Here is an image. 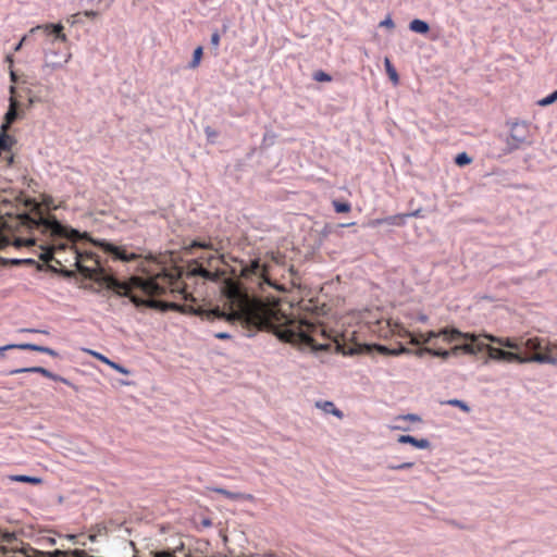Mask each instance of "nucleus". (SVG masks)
<instances>
[{"label":"nucleus","mask_w":557,"mask_h":557,"mask_svg":"<svg viewBox=\"0 0 557 557\" xmlns=\"http://www.w3.org/2000/svg\"><path fill=\"white\" fill-rule=\"evenodd\" d=\"M191 274L194 275H198V276H201L206 280H209V281H216L219 275L216 273H213L209 270H207L206 268H203L202 265L200 264H197L193 270H191Z\"/></svg>","instance_id":"c756f323"},{"label":"nucleus","mask_w":557,"mask_h":557,"mask_svg":"<svg viewBox=\"0 0 557 557\" xmlns=\"http://www.w3.org/2000/svg\"><path fill=\"white\" fill-rule=\"evenodd\" d=\"M139 282V287L144 293L147 295H162L165 292V288L161 285H159L154 280H140L137 278Z\"/></svg>","instance_id":"6ab92c4d"},{"label":"nucleus","mask_w":557,"mask_h":557,"mask_svg":"<svg viewBox=\"0 0 557 557\" xmlns=\"http://www.w3.org/2000/svg\"><path fill=\"white\" fill-rule=\"evenodd\" d=\"M500 346L503 347H507V348H510V349H513V350H520L521 349V344L520 342H517L516 339H512V338H509V337H502L500 338Z\"/></svg>","instance_id":"e433bc0d"},{"label":"nucleus","mask_w":557,"mask_h":557,"mask_svg":"<svg viewBox=\"0 0 557 557\" xmlns=\"http://www.w3.org/2000/svg\"><path fill=\"white\" fill-rule=\"evenodd\" d=\"M72 54L66 53L63 60H55L59 58V53L57 51H49L45 53V62L42 64V71L46 70H57L61 69L64 64H66L71 60Z\"/></svg>","instance_id":"2eb2a0df"},{"label":"nucleus","mask_w":557,"mask_h":557,"mask_svg":"<svg viewBox=\"0 0 557 557\" xmlns=\"http://www.w3.org/2000/svg\"><path fill=\"white\" fill-rule=\"evenodd\" d=\"M14 550H21L25 557H67L72 556L73 550H60L55 549L54 552L46 553L42 550H38L30 545L23 546L22 548L13 547Z\"/></svg>","instance_id":"9b49d317"},{"label":"nucleus","mask_w":557,"mask_h":557,"mask_svg":"<svg viewBox=\"0 0 557 557\" xmlns=\"http://www.w3.org/2000/svg\"><path fill=\"white\" fill-rule=\"evenodd\" d=\"M86 17H89V18H95L99 15V13L97 11H94V10H87V11H84L83 13Z\"/></svg>","instance_id":"338daca9"},{"label":"nucleus","mask_w":557,"mask_h":557,"mask_svg":"<svg viewBox=\"0 0 557 557\" xmlns=\"http://www.w3.org/2000/svg\"><path fill=\"white\" fill-rule=\"evenodd\" d=\"M397 442L400 444H410L419 449H428L431 446V443L428 438H416L411 435H400L397 438Z\"/></svg>","instance_id":"4be33fe9"},{"label":"nucleus","mask_w":557,"mask_h":557,"mask_svg":"<svg viewBox=\"0 0 557 557\" xmlns=\"http://www.w3.org/2000/svg\"><path fill=\"white\" fill-rule=\"evenodd\" d=\"M267 267L262 265L258 259L251 260L242 269V276H244L245 278H263L265 283L272 285L270 280L267 277Z\"/></svg>","instance_id":"1a4fd4ad"},{"label":"nucleus","mask_w":557,"mask_h":557,"mask_svg":"<svg viewBox=\"0 0 557 557\" xmlns=\"http://www.w3.org/2000/svg\"><path fill=\"white\" fill-rule=\"evenodd\" d=\"M14 156L11 150H0V163H4L5 166L12 165Z\"/></svg>","instance_id":"4c0bfd02"},{"label":"nucleus","mask_w":557,"mask_h":557,"mask_svg":"<svg viewBox=\"0 0 557 557\" xmlns=\"http://www.w3.org/2000/svg\"><path fill=\"white\" fill-rule=\"evenodd\" d=\"M79 15H81V13H76V14L71 15V17L69 18V22L72 25L81 23Z\"/></svg>","instance_id":"774afa93"},{"label":"nucleus","mask_w":557,"mask_h":557,"mask_svg":"<svg viewBox=\"0 0 557 557\" xmlns=\"http://www.w3.org/2000/svg\"><path fill=\"white\" fill-rule=\"evenodd\" d=\"M443 336L444 339L448 343L458 341L460 338H472L474 339V336L471 335V333H462L457 329H442L438 332L430 331L426 334H421L420 337L412 336L410 338V344L412 345H420V344H426L430 343L433 338Z\"/></svg>","instance_id":"20e7f679"},{"label":"nucleus","mask_w":557,"mask_h":557,"mask_svg":"<svg viewBox=\"0 0 557 557\" xmlns=\"http://www.w3.org/2000/svg\"><path fill=\"white\" fill-rule=\"evenodd\" d=\"M114 290L121 296L128 297L136 307L159 308V305H161L160 300H145L136 295L131 294L125 283L124 287Z\"/></svg>","instance_id":"f3484780"},{"label":"nucleus","mask_w":557,"mask_h":557,"mask_svg":"<svg viewBox=\"0 0 557 557\" xmlns=\"http://www.w3.org/2000/svg\"><path fill=\"white\" fill-rule=\"evenodd\" d=\"M405 223H406V215L404 213H399V214L389 215L386 218L375 219L372 221L371 224L373 226L383 225V224L401 226Z\"/></svg>","instance_id":"5701e85b"},{"label":"nucleus","mask_w":557,"mask_h":557,"mask_svg":"<svg viewBox=\"0 0 557 557\" xmlns=\"http://www.w3.org/2000/svg\"><path fill=\"white\" fill-rule=\"evenodd\" d=\"M75 249V263L77 271L83 274L86 278L94 280L95 282L106 285L109 289H120L124 287V283L120 282L114 276L106 273V270L100 265V261L96 260V267H87L82 263V255Z\"/></svg>","instance_id":"7ed1b4c3"},{"label":"nucleus","mask_w":557,"mask_h":557,"mask_svg":"<svg viewBox=\"0 0 557 557\" xmlns=\"http://www.w3.org/2000/svg\"><path fill=\"white\" fill-rule=\"evenodd\" d=\"M421 212H422V209H417L412 212H409V213H404L406 215V220L408 218H420L421 216Z\"/></svg>","instance_id":"680f3d73"},{"label":"nucleus","mask_w":557,"mask_h":557,"mask_svg":"<svg viewBox=\"0 0 557 557\" xmlns=\"http://www.w3.org/2000/svg\"><path fill=\"white\" fill-rule=\"evenodd\" d=\"M431 355L434 356V357H440V358H443V359H448L450 356H451V352L448 351V350H444V349H434V348H431Z\"/></svg>","instance_id":"37998d69"},{"label":"nucleus","mask_w":557,"mask_h":557,"mask_svg":"<svg viewBox=\"0 0 557 557\" xmlns=\"http://www.w3.org/2000/svg\"><path fill=\"white\" fill-rule=\"evenodd\" d=\"M520 344L521 349L525 348L527 350L535 351V354H541L540 351L544 350V354L549 355L548 352L552 351V342L545 341L540 337L528 338L525 341H521Z\"/></svg>","instance_id":"ddd939ff"},{"label":"nucleus","mask_w":557,"mask_h":557,"mask_svg":"<svg viewBox=\"0 0 557 557\" xmlns=\"http://www.w3.org/2000/svg\"><path fill=\"white\" fill-rule=\"evenodd\" d=\"M102 531H106V527H98V533L90 534V535L88 536V541H90V542H96V540H97V535H98V534H101V532H102Z\"/></svg>","instance_id":"0e129e2a"},{"label":"nucleus","mask_w":557,"mask_h":557,"mask_svg":"<svg viewBox=\"0 0 557 557\" xmlns=\"http://www.w3.org/2000/svg\"><path fill=\"white\" fill-rule=\"evenodd\" d=\"M168 310L180 311L182 313H190L195 315H199L207 320H215V319H226L228 321L238 320L242 324L246 325L249 330L252 329H262L267 324L265 318L262 315L260 311V304H251L247 306L239 312H233L231 314H226L220 309H211L206 310L202 308H195L189 305H180L176 302H168L165 304Z\"/></svg>","instance_id":"f257e3e1"},{"label":"nucleus","mask_w":557,"mask_h":557,"mask_svg":"<svg viewBox=\"0 0 557 557\" xmlns=\"http://www.w3.org/2000/svg\"><path fill=\"white\" fill-rule=\"evenodd\" d=\"M529 126L525 122H515L510 126V134L506 138V147L504 152L511 153L528 144Z\"/></svg>","instance_id":"39448f33"},{"label":"nucleus","mask_w":557,"mask_h":557,"mask_svg":"<svg viewBox=\"0 0 557 557\" xmlns=\"http://www.w3.org/2000/svg\"><path fill=\"white\" fill-rule=\"evenodd\" d=\"M336 348L337 351L342 352L345 356H352L361 352H371L372 350H376L382 355L391 356V348L380 344H363L347 347L345 344L336 342Z\"/></svg>","instance_id":"0eeeda50"},{"label":"nucleus","mask_w":557,"mask_h":557,"mask_svg":"<svg viewBox=\"0 0 557 557\" xmlns=\"http://www.w3.org/2000/svg\"><path fill=\"white\" fill-rule=\"evenodd\" d=\"M210 44L215 49L219 47V45H220V34H219V30L215 29L212 33L211 38H210Z\"/></svg>","instance_id":"3c124183"},{"label":"nucleus","mask_w":557,"mask_h":557,"mask_svg":"<svg viewBox=\"0 0 557 557\" xmlns=\"http://www.w3.org/2000/svg\"><path fill=\"white\" fill-rule=\"evenodd\" d=\"M202 53H203V49H202L201 46L197 47L194 50L193 59H191V61L188 64L189 69H196V67L199 66L201 58H202Z\"/></svg>","instance_id":"c9c22d12"},{"label":"nucleus","mask_w":557,"mask_h":557,"mask_svg":"<svg viewBox=\"0 0 557 557\" xmlns=\"http://www.w3.org/2000/svg\"><path fill=\"white\" fill-rule=\"evenodd\" d=\"M503 361L506 362H517V363H529V362H536V363H547L552 366H557V358L547 355V354H534L532 356H522L519 352L513 351H506Z\"/></svg>","instance_id":"423d86ee"},{"label":"nucleus","mask_w":557,"mask_h":557,"mask_svg":"<svg viewBox=\"0 0 557 557\" xmlns=\"http://www.w3.org/2000/svg\"><path fill=\"white\" fill-rule=\"evenodd\" d=\"M39 29L45 30L47 34H54L55 35V39H59V40H61L63 42H65L67 40L66 35L63 33V26L60 23H58V24L38 25L36 27H33L29 30V34H34L35 32H37Z\"/></svg>","instance_id":"a211bd4d"},{"label":"nucleus","mask_w":557,"mask_h":557,"mask_svg":"<svg viewBox=\"0 0 557 557\" xmlns=\"http://www.w3.org/2000/svg\"><path fill=\"white\" fill-rule=\"evenodd\" d=\"M313 78L317 81V82H330L332 79V77L323 72V71H317L314 74H313Z\"/></svg>","instance_id":"49530a36"},{"label":"nucleus","mask_w":557,"mask_h":557,"mask_svg":"<svg viewBox=\"0 0 557 557\" xmlns=\"http://www.w3.org/2000/svg\"><path fill=\"white\" fill-rule=\"evenodd\" d=\"M276 336L285 343L311 345L313 338L300 326L297 329H284L276 332Z\"/></svg>","instance_id":"6e6552de"},{"label":"nucleus","mask_w":557,"mask_h":557,"mask_svg":"<svg viewBox=\"0 0 557 557\" xmlns=\"http://www.w3.org/2000/svg\"><path fill=\"white\" fill-rule=\"evenodd\" d=\"M409 29L423 35L430 30V25L425 21L414 18L409 23Z\"/></svg>","instance_id":"c85d7f7f"},{"label":"nucleus","mask_w":557,"mask_h":557,"mask_svg":"<svg viewBox=\"0 0 557 557\" xmlns=\"http://www.w3.org/2000/svg\"><path fill=\"white\" fill-rule=\"evenodd\" d=\"M98 245L108 253H111L115 259L129 262L136 260L139 256L137 253L131 252L127 253L125 250H123L121 247H117L111 243H108L106 240H101L98 243Z\"/></svg>","instance_id":"9d476101"},{"label":"nucleus","mask_w":557,"mask_h":557,"mask_svg":"<svg viewBox=\"0 0 557 557\" xmlns=\"http://www.w3.org/2000/svg\"><path fill=\"white\" fill-rule=\"evenodd\" d=\"M42 252L39 253V259L45 262V264L50 263L51 261H54L58 264H61V261L55 259L53 253L55 251L54 247H44L41 246Z\"/></svg>","instance_id":"7c9ffc66"},{"label":"nucleus","mask_w":557,"mask_h":557,"mask_svg":"<svg viewBox=\"0 0 557 557\" xmlns=\"http://www.w3.org/2000/svg\"><path fill=\"white\" fill-rule=\"evenodd\" d=\"M380 26L387 27V28H394L395 24H394L393 20L388 16L380 23Z\"/></svg>","instance_id":"13d9d810"},{"label":"nucleus","mask_w":557,"mask_h":557,"mask_svg":"<svg viewBox=\"0 0 557 557\" xmlns=\"http://www.w3.org/2000/svg\"><path fill=\"white\" fill-rule=\"evenodd\" d=\"M9 480L12 482L30 483L34 485L40 484L42 479L39 476H30L26 474H12L9 475Z\"/></svg>","instance_id":"cd10ccee"},{"label":"nucleus","mask_w":557,"mask_h":557,"mask_svg":"<svg viewBox=\"0 0 557 557\" xmlns=\"http://www.w3.org/2000/svg\"><path fill=\"white\" fill-rule=\"evenodd\" d=\"M92 356H95L98 360L102 361L103 363L108 364L109 367H111L112 369H114L115 371H117L119 373H122V374H129V371L123 367L122 364L115 362V361H112L110 360L109 358H107L106 356H103L102 354L100 352H96V351H90Z\"/></svg>","instance_id":"a878e982"},{"label":"nucleus","mask_w":557,"mask_h":557,"mask_svg":"<svg viewBox=\"0 0 557 557\" xmlns=\"http://www.w3.org/2000/svg\"><path fill=\"white\" fill-rule=\"evenodd\" d=\"M455 162L459 166L468 165L472 162L471 157L467 152H460L456 156Z\"/></svg>","instance_id":"58836bf2"},{"label":"nucleus","mask_w":557,"mask_h":557,"mask_svg":"<svg viewBox=\"0 0 557 557\" xmlns=\"http://www.w3.org/2000/svg\"><path fill=\"white\" fill-rule=\"evenodd\" d=\"M45 265V269L44 271H49V272H52V273H55V274H59V271L60 269L50 264V263H47V264H44Z\"/></svg>","instance_id":"e2e57ef3"},{"label":"nucleus","mask_w":557,"mask_h":557,"mask_svg":"<svg viewBox=\"0 0 557 557\" xmlns=\"http://www.w3.org/2000/svg\"><path fill=\"white\" fill-rule=\"evenodd\" d=\"M444 404L453 406V407H457L467 413H469L471 411V408L469 407V405L461 399L453 398V399H448V400L444 401Z\"/></svg>","instance_id":"f704fd0d"},{"label":"nucleus","mask_w":557,"mask_h":557,"mask_svg":"<svg viewBox=\"0 0 557 557\" xmlns=\"http://www.w3.org/2000/svg\"><path fill=\"white\" fill-rule=\"evenodd\" d=\"M0 542L11 545L10 548H8L7 546H0V555H5L9 552L22 554L21 550H14L13 547L22 548L23 546L27 545L24 544L23 542H18L16 534L11 532L0 531Z\"/></svg>","instance_id":"dca6fc26"},{"label":"nucleus","mask_w":557,"mask_h":557,"mask_svg":"<svg viewBox=\"0 0 557 557\" xmlns=\"http://www.w3.org/2000/svg\"><path fill=\"white\" fill-rule=\"evenodd\" d=\"M412 350L406 348L405 346L400 345L398 348L391 349V356H399L401 354H411Z\"/></svg>","instance_id":"09e8293b"},{"label":"nucleus","mask_w":557,"mask_h":557,"mask_svg":"<svg viewBox=\"0 0 557 557\" xmlns=\"http://www.w3.org/2000/svg\"><path fill=\"white\" fill-rule=\"evenodd\" d=\"M8 349L33 350V351L44 352V354L50 355L52 357L59 356V354L50 347L32 344V343L9 344L3 347H0L1 352L4 350H8Z\"/></svg>","instance_id":"4468645a"},{"label":"nucleus","mask_w":557,"mask_h":557,"mask_svg":"<svg viewBox=\"0 0 557 557\" xmlns=\"http://www.w3.org/2000/svg\"><path fill=\"white\" fill-rule=\"evenodd\" d=\"M205 134L207 135L208 139H212L218 135V133L210 126L205 127Z\"/></svg>","instance_id":"bf43d9fd"},{"label":"nucleus","mask_w":557,"mask_h":557,"mask_svg":"<svg viewBox=\"0 0 557 557\" xmlns=\"http://www.w3.org/2000/svg\"><path fill=\"white\" fill-rule=\"evenodd\" d=\"M310 346H311L314 350H317V351H320V350H326V349H327V347H329V346H327V345H325V344H318V345H315V344H314V341L312 342V344H311Z\"/></svg>","instance_id":"69168bd1"},{"label":"nucleus","mask_w":557,"mask_h":557,"mask_svg":"<svg viewBox=\"0 0 557 557\" xmlns=\"http://www.w3.org/2000/svg\"><path fill=\"white\" fill-rule=\"evenodd\" d=\"M36 212L38 214L37 218L24 212L16 215L15 225L4 222L2 226L9 231H13L14 227L20 225L25 226L28 230H40L44 234L49 233L52 237L66 238L72 243H75L81 238H87L88 236L87 233L82 234L78 230L63 225L53 215L44 216L38 208H36Z\"/></svg>","instance_id":"f03ea898"},{"label":"nucleus","mask_w":557,"mask_h":557,"mask_svg":"<svg viewBox=\"0 0 557 557\" xmlns=\"http://www.w3.org/2000/svg\"><path fill=\"white\" fill-rule=\"evenodd\" d=\"M384 65L389 79L394 83V85H397L399 82V76L388 58H385Z\"/></svg>","instance_id":"72a5a7b5"},{"label":"nucleus","mask_w":557,"mask_h":557,"mask_svg":"<svg viewBox=\"0 0 557 557\" xmlns=\"http://www.w3.org/2000/svg\"><path fill=\"white\" fill-rule=\"evenodd\" d=\"M472 335L474 336V339L468 338L469 341H471V343L462 344L461 349H462V352L474 356V355H478L479 352L485 350L486 344L476 342L478 341L476 335H474V334H472Z\"/></svg>","instance_id":"b1692460"},{"label":"nucleus","mask_w":557,"mask_h":557,"mask_svg":"<svg viewBox=\"0 0 557 557\" xmlns=\"http://www.w3.org/2000/svg\"><path fill=\"white\" fill-rule=\"evenodd\" d=\"M485 350L488 354V358H491L493 360H497V361H503L504 356H505L504 349L496 348V347H493V346L486 344Z\"/></svg>","instance_id":"473e14b6"},{"label":"nucleus","mask_w":557,"mask_h":557,"mask_svg":"<svg viewBox=\"0 0 557 557\" xmlns=\"http://www.w3.org/2000/svg\"><path fill=\"white\" fill-rule=\"evenodd\" d=\"M10 94H11V97L9 99V101H10L9 109H8L7 113L4 114V122L1 125V131H4V132L9 131L11 124L17 119V115H18V113H17L18 102L13 96L15 94L14 86L10 87Z\"/></svg>","instance_id":"f8f14e48"},{"label":"nucleus","mask_w":557,"mask_h":557,"mask_svg":"<svg viewBox=\"0 0 557 557\" xmlns=\"http://www.w3.org/2000/svg\"><path fill=\"white\" fill-rule=\"evenodd\" d=\"M333 207H334L335 212H337V213L349 212L350 208H351L350 203H348V202H341L338 200H334L333 201Z\"/></svg>","instance_id":"ea45409f"},{"label":"nucleus","mask_w":557,"mask_h":557,"mask_svg":"<svg viewBox=\"0 0 557 557\" xmlns=\"http://www.w3.org/2000/svg\"><path fill=\"white\" fill-rule=\"evenodd\" d=\"M396 419L397 420H408L411 422H421L422 421L421 417L416 413L401 414V416H398Z\"/></svg>","instance_id":"c03bdc74"},{"label":"nucleus","mask_w":557,"mask_h":557,"mask_svg":"<svg viewBox=\"0 0 557 557\" xmlns=\"http://www.w3.org/2000/svg\"><path fill=\"white\" fill-rule=\"evenodd\" d=\"M151 554L153 555V557H176L174 556L173 553H170V550L152 552Z\"/></svg>","instance_id":"603ef678"},{"label":"nucleus","mask_w":557,"mask_h":557,"mask_svg":"<svg viewBox=\"0 0 557 557\" xmlns=\"http://www.w3.org/2000/svg\"><path fill=\"white\" fill-rule=\"evenodd\" d=\"M36 244V239L30 237V238H27V239H23V238H15L13 243L10 242V245H13L15 247H22V246H34Z\"/></svg>","instance_id":"a19ab883"},{"label":"nucleus","mask_w":557,"mask_h":557,"mask_svg":"<svg viewBox=\"0 0 557 557\" xmlns=\"http://www.w3.org/2000/svg\"><path fill=\"white\" fill-rule=\"evenodd\" d=\"M20 373H39L47 377V375H50V371L44 367H28V368H18L11 370L9 374H20Z\"/></svg>","instance_id":"bb28decb"},{"label":"nucleus","mask_w":557,"mask_h":557,"mask_svg":"<svg viewBox=\"0 0 557 557\" xmlns=\"http://www.w3.org/2000/svg\"><path fill=\"white\" fill-rule=\"evenodd\" d=\"M59 275H62L63 277H66V278H72L75 276V272L72 270H67V269H60Z\"/></svg>","instance_id":"864d4df0"},{"label":"nucleus","mask_w":557,"mask_h":557,"mask_svg":"<svg viewBox=\"0 0 557 557\" xmlns=\"http://www.w3.org/2000/svg\"><path fill=\"white\" fill-rule=\"evenodd\" d=\"M556 100H557V89L555 91H553L550 95H548L547 97L539 100L537 104L541 107H547V106L554 103Z\"/></svg>","instance_id":"79ce46f5"},{"label":"nucleus","mask_w":557,"mask_h":557,"mask_svg":"<svg viewBox=\"0 0 557 557\" xmlns=\"http://www.w3.org/2000/svg\"><path fill=\"white\" fill-rule=\"evenodd\" d=\"M79 253L82 255V261L85 259L94 260L95 262H96V260H99L98 256L91 251L90 252H81L79 251Z\"/></svg>","instance_id":"4d7b16f0"},{"label":"nucleus","mask_w":557,"mask_h":557,"mask_svg":"<svg viewBox=\"0 0 557 557\" xmlns=\"http://www.w3.org/2000/svg\"><path fill=\"white\" fill-rule=\"evenodd\" d=\"M14 137L8 134V132L1 131L0 133V150H11L15 144Z\"/></svg>","instance_id":"2f4dec72"},{"label":"nucleus","mask_w":557,"mask_h":557,"mask_svg":"<svg viewBox=\"0 0 557 557\" xmlns=\"http://www.w3.org/2000/svg\"><path fill=\"white\" fill-rule=\"evenodd\" d=\"M0 263L2 265H9V264L10 265H21V264L34 265L37 271H44V269H45L44 263H39L35 259H33V258H24V259L12 258V259H8V258H1L0 257Z\"/></svg>","instance_id":"aec40b11"},{"label":"nucleus","mask_w":557,"mask_h":557,"mask_svg":"<svg viewBox=\"0 0 557 557\" xmlns=\"http://www.w3.org/2000/svg\"><path fill=\"white\" fill-rule=\"evenodd\" d=\"M10 246V238L0 233V249H4Z\"/></svg>","instance_id":"5fc2aeb1"},{"label":"nucleus","mask_w":557,"mask_h":557,"mask_svg":"<svg viewBox=\"0 0 557 557\" xmlns=\"http://www.w3.org/2000/svg\"><path fill=\"white\" fill-rule=\"evenodd\" d=\"M413 354L417 357H423L425 354L431 355V348L430 347H422L413 351Z\"/></svg>","instance_id":"6e6d98bb"},{"label":"nucleus","mask_w":557,"mask_h":557,"mask_svg":"<svg viewBox=\"0 0 557 557\" xmlns=\"http://www.w3.org/2000/svg\"><path fill=\"white\" fill-rule=\"evenodd\" d=\"M214 337L218 339H230L232 338V335L227 332H218L214 334Z\"/></svg>","instance_id":"052dcab7"},{"label":"nucleus","mask_w":557,"mask_h":557,"mask_svg":"<svg viewBox=\"0 0 557 557\" xmlns=\"http://www.w3.org/2000/svg\"><path fill=\"white\" fill-rule=\"evenodd\" d=\"M191 248H202V249H210L212 247L211 243L207 242H199V240H193Z\"/></svg>","instance_id":"8fccbe9b"},{"label":"nucleus","mask_w":557,"mask_h":557,"mask_svg":"<svg viewBox=\"0 0 557 557\" xmlns=\"http://www.w3.org/2000/svg\"><path fill=\"white\" fill-rule=\"evenodd\" d=\"M48 379L52 380V381H57V382H62L69 386H74L67 379L63 377V376H60L53 372L50 371V375H47Z\"/></svg>","instance_id":"de8ad7c7"},{"label":"nucleus","mask_w":557,"mask_h":557,"mask_svg":"<svg viewBox=\"0 0 557 557\" xmlns=\"http://www.w3.org/2000/svg\"><path fill=\"white\" fill-rule=\"evenodd\" d=\"M208 490H210L214 493H219L232 500H239V499L249 500V502L253 500V495H251V494L235 493V492L227 491L223 487H208Z\"/></svg>","instance_id":"412c9836"},{"label":"nucleus","mask_w":557,"mask_h":557,"mask_svg":"<svg viewBox=\"0 0 557 557\" xmlns=\"http://www.w3.org/2000/svg\"><path fill=\"white\" fill-rule=\"evenodd\" d=\"M315 406L319 409L323 410L325 413L333 414L334 417H336L338 419H343L344 418L343 411L339 410L338 408H336L333 401H330V400L322 401V400H320V401L315 403Z\"/></svg>","instance_id":"393cba45"},{"label":"nucleus","mask_w":557,"mask_h":557,"mask_svg":"<svg viewBox=\"0 0 557 557\" xmlns=\"http://www.w3.org/2000/svg\"><path fill=\"white\" fill-rule=\"evenodd\" d=\"M413 465H414L413 462L407 461V462H403V463H398V465H388L387 468L389 470H405V469L412 468Z\"/></svg>","instance_id":"a18cd8bd"}]
</instances>
